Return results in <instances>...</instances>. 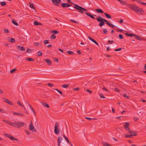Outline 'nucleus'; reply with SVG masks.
Segmentation results:
<instances>
[{"mask_svg": "<svg viewBox=\"0 0 146 146\" xmlns=\"http://www.w3.org/2000/svg\"><path fill=\"white\" fill-rule=\"evenodd\" d=\"M13 114L14 115H18L21 116H23V115L21 113L17 112H14Z\"/></svg>", "mask_w": 146, "mask_h": 146, "instance_id": "2f4dec72", "label": "nucleus"}, {"mask_svg": "<svg viewBox=\"0 0 146 146\" xmlns=\"http://www.w3.org/2000/svg\"><path fill=\"white\" fill-rule=\"evenodd\" d=\"M104 14L107 18L110 19H111V17L110 15L106 13H104Z\"/></svg>", "mask_w": 146, "mask_h": 146, "instance_id": "5701e85b", "label": "nucleus"}, {"mask_svg": "<svg viewBox=\"0 0 146 146\" xmlns=\"http://www.w3.org/2000/svg\"><path fill=\"white\" fill-rule=\"evenodd\" d=\"M42 104L44 106L47 108H49V106L48 105V104L45 102L42 103Z\"/></svg>", "mask_w": 146, "mask_h": 146, "instance_id": "4be33fe9", "label": "nucleus"}, {"mask_svg": "<svg viewBox=\"0 0 146 146\" xmlns=\"http://www.w3.org/2000/svg\"><path fill=\"white\" fill-rule=\"evenodd\" d=\"M48 85L50 87H52L53 86V85L52 84H51L50 83L48 84Z\"/></svg>", "mask_w": 146, "mask_h": 146, "instance_id": "774afa93", "label": "nucleus"}, {"mask_svg": "<svg viewBox=\"0 0 146 146\" xmlns=\"http://www.w3.org/2000/svg\"><path fill=\"white\" fill-rule=\"evenodd\" d=\"M74 5L75 6L73 7V8L76 10H78V12L81 14H85L87 16L91 18L94 19L95 18L94 16L96 17V16L95 15H92L91 13H88L86 11L87 10L83 7L79 6L78 5L74 3H73Z\"/></svg>", "mask_w": 146, "mask_h": 146, "instance_id": "f257e3e1", "label": "nucleus"}, {"mask_svg": "<svg viewBox=\"0 0 146 146\" xmlns=\"http://www.w3.org/2000/svg\"><path fill=\"white\" fill-rule=\"evenodd\" d=\"M4 31L6 33H9V31L7 29H5L4 30Z\"/></svg>", "mask_w": 146, "mask_h": 146, "instance_id": "5fc2aeb1", "label": "nucleus"}, {"mask_svg": "<svg viewBox=\"0 0 146 146\" xmlns=\"http://www.w3.org/2000/svg\"><path fill=\"white\" fill-rule=\"evenodd\" d=\"M108 42H109V44H112L113 42L114 41L113 40H108Z\"/></svg>", "mask_w": 146, "mask_h": 146, "instance_id": "13d9d810", "label": "nucleus"}, {"mask_svg": "<svg viewBox=\"0 0 146 146\" xmlns=\"http://www.w3.org/2000/svg\"><path fill=\"white\" fill-rule=\"evenodd\" d=\"M32 111H33V113H34V114L35 115H36V111H35L34 109L33 108H32V109L31 110Z\"/></svg>", "mask_w": 146, "mask_h": 146, "instance_id": "0e129e2a", "label": "nucleus"}, {"mask_svg": "<svg viewBox=\"0 0 146 146\" xmlns=\"http://www.w3.org/2000/svg\"><path fill=\"white\" fill-rule=\"evenodd\" d=\"M29 4L30 5L29 6L31 8L33 9L34 10H35V8L34 7V4L31 3V2H29Z\"/></svg>", "mask_w": 146, "mask_h": 146, "instance_id": "aec40b11", "label": "nucleus"}, {"mask_svg": "<svg viewBox=\"0 0 146 146\" xmlns=\"http://www.w3.org/2000/svg\"><path fill=\"white\" fill-rule=\"evenodd\" d=\"M103 89L104 90H105V91H106L108 92H109V90L107 89L105 87H103Z\"/></svg>", "mask_w": 146, "mask_h": 146, "instance_id": "6e6d98bb", "label": "nucleus"}, {"mask_svg": "<svg viewBox=\"0 0 146 146\" xmlns=\"http://www.w3.org/2000/svg\"><path fill=\"white\" fill-rule=\"evenodd\" d=\"M74 90L76 91H78L80 90V89L78 88H74Z\"/></svg>", "mask_w": 146, "mask_h": 146, "instance_id": "bf43d9fd", "label": "nucleus"}, {"mask_svg": "<svg viewBox=\"0 0 146 146\" xmlns=\"http://www.w3.org/2000/svg\"><path fill=\"white\" fill-rule=\"evenodd\" d=\"M70 21L71 22H72V23H79L78 22H77L74 20H72V19L70 20Z\"/></svg>", "mask_w": 146, "mask_h": 146, "instance_id": "a19ab883", "label": "nucleus"}, {"mask_svg": "<svg viewBox=\"0 0 146 146\" xmlns=\"http://www.w3.org/2000/svg\"><path fill=\"white\" fill-rule=\"evenodd\" d=\"M50 38L52 39H55L56 38V36L54 34L50 36Z\"/></svg>", "mask_w": 146, "mask_h": 146, "instance_id": "72a5a7b5", "label": "nucleus"}, {"mask_svg": "<svg viewBox=\"0 0 146 146\" xmlns=\"http://www.w3.org/2000/svg\"><path fill=\"white\" fill-rule=\"evenodd\" d=\"M17 46L18 47V49L21 51H24L25 50V48L21 46Z\"/></svg>", "mask_w": 146, "mask_h": 146, "instance_id": "a211bd4d", "label": "nucleus"}, {"mask_svg": "<svg viewBox=\"0 0 146 146\" xmlns=\"http://www.w3.org/2000/svg\"><path fill=\"white\" fill-rule=\"evenodd\" d=\"M24 125V123L17 121L13 123L12 126L20 128L21 127H23Z\"/></svg>", "mask_w": 146, "mask_h": 146, "instance_id": "20e7f679", "label": "nucleus"}, {"mask_svg": "<svg viewBox=\"0 0 146 146\" xmlns=\"http://www.w3.org/2000/svg\"><path fill=\"white\" fill-rule=\"evenodd\" d=\"M119 37L121 39H123V35L121 34H119Z\"/></svg>", "mask_w": 146, "mask_h": 146, "instance_id": "8fccbe9b", "label": "nucleus"}, {"mask_svg": "<svg viewBox=\"0 0 146 146\" xmlns=\"http://www.w3.org/2000/svg\"><path fill=\"white\" fill-rule=\"evenodd\" d=\"M116 31H117L118 32H122L123 31V30L121 29H116Z\"/></svg>", "mask_w": 146, "mask_h": 146, "instance_id": "680f3d73", "label": "nucleus"}, {"mask_svg": "<svg viewBox=\"0 0 146 146\" xmlns=\"http://www.w3.org/2000/svg\"><path fill=\"white\" fill-rule=\"evenodd\" d=\"M65 139H66L68 143L70 144V142L69 141L68 138L67 137H65Z\"/></svg>", "mask_w": 146, "mask_h": 146, "instance_id": "de8ad7c7", "label": "nucleus"}, {"mask_svg": "<svg viewBox=\"0 0 146 146\" xmlns=\"http://www.w3.org/2000/svg\"><path fill=\"white\" fill-rule=\"evenodd\" d=\"M129 35H130L129 36H131V37L133 36H135L136 35H135V34H132V33L130 34Z\"/></svg>", "mask_w": 146, "mask_h": 146, "instance_id": "4d7b16f0", "label": "nucleus"}, {"mask_svg": "<svg viewBox=\"0 0 146 146\" xmlns=\"http://www.w3.org/2000/svg\"><path fill=\"white\" fill-rule=\"evenodd\" d=\"M115 91L117 92H120V90H119V89L117 88H115Z\"/></svg>", "mask_w": 146, "mask_h": 146, "instance_id": "052dcab7", "label": "nucleus"}, {"mask_svg": "<svg viewBox=\"0 0 146 146\" xmlns=\"http://www.w3.org/2000/svg\"><path fill=\"white\" fill-rule=\"evenodd\" d=\"M107 25H108V26L112 28L113 29H115L114 27H117L116 26L114 25H112L111 23H110L108 22L107 23Z\"/></svg>", "mask_w": 146, "mask_h": 146, "instance_id": "a878e982", "label": "nucleus"}, {"mask_svg": "<svg viewBox=\"0 0 146 146\" xmlns=\"http://www.w3.org/2000/svg\"><path fill=\"white\" fill-rule=\"evenodd\" d=\"M55 90H56L61 95H62V92L60 91V90H59L58 89H55Z\"/></svg>", "mask_w": 146, "mask_h": 146, "instance_id": "37998d69", "label": "nucleus"}, {"mask_svg": "<svg viewBox=\"0 0 146 146\" xmlns=\"http://www.w3.org/2000/svg\"><path fill=\"white\" fill-rule=\"evenodd\" d=\"M34 24L35 25H42V24L41 23L38 22L36 21L34 22Z\"/></svg>", "mask_w": 146, "mask_h": 146, "instance_id": "412c9836", "label": "nucleus"}, {"mask_svg": "<svg viewBox=\"0 0 146 146\" xmlns=\"http://www.w3.org/2000/svg\"><path fill=\"white\" fill-rule=\"evenodd\" d=\"M38 56H41L42 55V53L41 51H38Z\"/></svg>", "mask_w": 146, "mask_h": 146, "instance_id": "ea45409f", "label": "nucleus"}, {"mask_svg": "<svg viewBox=\"0 0 146 146\" xmlns=\"http://www.w3.org/2000/svg\"><path fill=\"white\" fill-rule=\"evenodd\" d=\"M107 25H108V26L112 28L113 29H115L114 27H117L116 26L114 25H112L111 23H110L108 22L107 23Z\"/></svg>", "mask_w": 146, "mask_h": 146, "instance_id": "b1692460", "label": "nucleus"}, {"mask_svg": "<svg viewBox=\"0 0 146 146\" xmlns=\"http://www.w3.org/2000/svg\"><path fill=\"white\" fill-rule=\"evenodd\" d=\"M97 21L100 23H99L100 26L101 27L103 26L105 24L104 22H106L107 25L108 21L107 20L102 18L100 15L98 16V17L96 18Z\"/></svg>", "mask_w": 146, "mask_h": 146, "instance_id": "7ed1b4c3", "label": "nucleus"}, {"mask_svg": "<svg viewBox=\"0 0 146 146\" xmlns=\"http://www.w3.org/2000/svg\"><path fill=\"white\" fill-rule=\"evenodd\" d=\"M0 112L1 113H5L6 112L4 111L2 109H0Z\"/></svg>", "mask_w": 146, "mask_h": 146, "instance_id": "3c124183", "label": "nucleus"}, {"mask_svg": "<svg viewBox=\"0 0 146 146\" xmlns=\"http://www.w3.org/2000/svg\"><path fill=\"white\" fill-rule=\"evenodd\" d=\"M118 1L122 5H126L127 6V5H129V4H127L126 2L123 1L122 0H118Z\"/></svg>", "mask_w": 146, "mask_h": 146, "instance_id": "f3484780", "label": "nucleus"}, {"mask_svg": "<svg viewBox=\"0 0 146 146\" xmlns=\"http://www.w3.org/2000/svg\"><path fill=\"white\" fill-rule=\"evenodd\" d=\"M99 95L101 98L104 99L105 98V97L102 95V93H100L99 94Z\"/></svg>", "mask_w": 146, "mask_h": 146, "instance_id": "473e14b6", "label": "nucleus"}, {"mask_svg": "<svg viewBox=\"0 0 146 146\" xmlns=\"http://www.w3.org/2000/svg\"><path fill=\"white\" fill-rule=\"evenodd\" d=\"M123 96L125 97V98L128 99L129 98V96H128L126 94H123Z\"/></svg>", "mask_w": 146, "mask_h": 146, "instance_id": "a18cd8bd", "label": "nucleus"}, {"mask_svg": "<svg viewBox=\"0 0 146 146\" xmlns=\"http://www.w3.org/2000/svg\"><path fill=\"white\" fill-rule=\"evenodd\" d=\"M26 60L29 61H33L34 60L33 58H26Z\"/></svg>", "mask_w": 146, "mask_h": 146, "instance_id": "bb28decb", "label": "nucleus"}, {"mask_svg": "<svg viewBox=\"0 0 146 146\" xmlns=\"http://www.w3.org/2000/svg\"><path fill=\"white\" fill-rule=\"evenodd\" d=\"M136 1L140 4H142V3H143V2H142L141 1L139 0H137Z\"/></svg>", "mask_w": 146, "mask_h": 146, "instance_id": "09e8293b", "label": "nucleus"}, {"mask_svg": "<svg viewBox=\"0 0 146 146\" xmlns=\"http://www.w3.org/2000/svg\"><path fill=\"white\" fill-rule=\"evenodd\" d=\"M7 123L9 125H11L12 126L13 123H12L11 121H8Z\"/></svg>", "mask_w": 146, "mask_h": 146, "instance_id": "c03bdc74", "label": "nucleus"}, {"mask_svg": "<svg viewBox=\"0 0 146 146\" xmlns=\"http://www.w3.org/2000/svg\"><path fill=\"white\" fill-rule=\"evenodd\" d=\"M61 1V0H51L52 3L56 6H58L59 5V3Z\"/></svg>", "mask_w": 146, "mask_h": 146, "instance_id": "6e6552de", "label": "nucleus"}, {"mask_svg": "<svg viewBox=\"0 0 146 146\" xmlns=\"http://www.w3.org/2000/svg\"><path fill=\"white\" fill-rule=\"evenodd\" d=\"M49 43V41L48 40H45L44 42V44H48Z\"/></svg>", "mask_w": 146, "mask_h": 146, "instance_id": "49530a36", "label": "nucleus"}, {"mask_svg": "<svg viewBox=\"0 0 146 146\" xmlns=\"http://www.w3.org/2000/svg\"><path fill=\"white\" fill-rule=\"evenodd\" d=\"M107 25H108V26L112 28L113 29H115L114 27H117L116 26L114 25H112L111 23H110L108 22L107 23Z\"/></svg>", "mask_w": 146, "mask_h": 146, "instance_id": "393cba45", "label": "nucleus"}, {"mask_svg": "<svg viewBox=\"0 0 146 146\" xmlns=\"http://www.w3.org/2000/svg\"><path fill=\"white\" fill-rule=\"evenodd\" d=\"M88 38L89 39V40L92 42H94L95 44H96L98 46V43L93 38H91L90 36H88Z\"/></svg>", "mask_w": 146, "mask_h": 146, "instance_id": "ddd939ff", "label": "nucleus"}, {"mask_svg": "<svg viewBox=\"0 0 146 146\" xmlns=\"http://www.w3.org/2000/svg\"><path fill=\"white\" fill-rule=\"evenodd\" d=\"M61 6L63 8L67 7H70L71 6L70 5L66 3H62L61 4Z\"/></svg>", "mask_w": 146, "mask_h": 146, "instance_id": "9b49d317", "label": "nucleus"}, {"mask_svg": "<svg viewBox=\"0 0 146 146\" xmlns=\"http://www.w3.org/2000/svg\"><path fill=\"white\" fill-rule=\"evenodd\" d=\"M67 52L68 54H69L73 55V54H74V52L72 51H67Z\"/></svg>", "mask_w": 146, "mask_h": 146, "instance_id": "7c9ffc66", "label": "nucleus"}, {"mask_svg": "<svg viewBox=\"0 0 146 146\" xmlns=\"http://www.w3.org/2000/svg\"><path fill=\"white\" fill-rule=\"evenodd\" d=\"M54 133L56 134H58L60 133V129L58 123H56L54 126Z\"/></svg>", "mask_w": 146, "mask_h": 146, "instance_id": "39448f33", "label": "nucleus"}, {"mask_svg": "<svg viewBox=\"0 0 146 146\" xmlns=\"http://www.w3.org/2000/svg\"><path fill=\"white\" fill-rule=\"evenodd\" d=\"M17 70V69H16L15 68H14L12 70H11L10 72L11 73H13L14 72L16 71Z\"/></svg>", "mask_w": 146, "mask_h": 146, "instance_id": "4c0bfd02", "label": "nucleus"}, {"mask_svg": "<svg viewBox=\"0 0 146 146\" xmlns=\"http://www.w3.org/2000/svg\"><path fill=\"white\" fill-rule=\"evenodd\" d=\"M31 51V50L30 49H28L26 51V52L27 53H30Z\"/></svg>", "mask_w": 146, "mask_h": 146, "instance_id": "864d4df0", "label": "nucleus"}, {"mask_svg": "<svg viewBox=\"0 0 146 146\" xmlns=\"http://www.w3.org/2000/svg\"><path fill=\"white\" fill-rule=\"evenodd\" d=\"M86 91L87 92H89L90 94H92V91H91L90 90H89L88 89H87L86 90Z\"/></svg>", "mask_w": 146, "mask_h": 146, "instance_id": "e2e57ef3", "label": "nucleus"}, {"mask_svg": "<svg viewBox=\"0 0 146 146\" xmlns=\"http://www.w3.org/2000/svg\"><path fill=\"white\" fill-rule=\"evenodd\" d=\"M95 11L98 13H104L103 11L100 9H96Z\"/></svg>", "mask_w": 146, "mask_h": 146, "instance_id": "dca6fc26", "label": "nucleus"}, {"mask_svg": "<svg viewBox=\"0 0 146 146\" xmlns=\"http://www.w3.org/2000/svg\"><path fill=\"white\" fill-rule=\"evenodd\" d=\"M121 49H122V48H117V49H115L114 51H119L121 50Z\"/></svg>", "mask_w": 146, "mask_h": 146, "instance_id": "603ef678", "label": "nucleus"}, {"mask_svg": "<svg viewBox=\"0 0 146 146\" xmlns=\"http://www.w3.org/2000/svg\"><path fill=\"white\" fill-rule=\"evenodd\" d=\"M69 86V84H63L61 86L63 88H68Z\"/></svg>", "mask_w": 146, "mask_h": 146, "instance_id": "c756f323", "label": "nucleus"}, {"mask_svg": "<svg viewBox=\"0 0 146 146\" xmlns=\"http://www.w3.org/2000/svg\"><path fill=\"white\" fill-rule=\"evenodd\" d=\"M103 31L104 33H106L107 32V30L106 29H103Z\"/></svg>", "mask_w": 146, "mask_h": 146, "instance_id": "69168bd1", "label": "nucleus"}, {"mask_svg": "<svg viewBox=\"0 0 146 146\" xmlns=\"http://www.w3.org/2000/svg\"><path fill=\"white\" fill-rule=\"evenodd\" d=\"M129 124L128 123L125 122V124L123 125V127L127 130H129Z\"/></svg>", "mask_w": 146, "mask_h": 146, "instance_id": "f8f14e48", "label": "nucleus"}, {"mask_svg": "<svg viewBox=\"0 0 146 146\" xmlns=\"http://www.w3.org/2000/svg\"><path fill=\"white\" fill-rule=\"evenodd\" d=\"M29 129L33 132H36L37 131V130L34 128V127L33 125V123L31 122L29 126Z\"/></svg>", "mask_w": 146, "mask_h": 146, "instance_id": "0eeeda50", "label": "nucleus"}, {"mask_svg": "<svg viewBox=\"0 0 146 146\" xmlns=\"http://www.w3.org/2000/svg\"><path fill=\"white\" fill-rule=\"evenodd\" d=\"M49 65H51V62L50 60L48 59H46L45 60Z\"/></svg>", "mask_w": 146, "mask_h": 146, "instance_id": "6ab92c4d", "label": "nucleus"}, {"mask_svg": "<svg viewBox=\"0 0 146 146\" xmlns=\"http://www.w3.org/2000/svg\"><path fill=\"white\" fill-rule=\"evenodd\" d=\"M9 41L11 42H14L15 41V40L13 38H10L9 39Z\"/></svg>", "mask_w": 146, "mask_h": 146, "instance_id": "cd10ccee", "label": "nucleus"}, {"mask_svg": "<svg viewBox=\"0 0 146 146\" xmlns=\"http://www.w3.org/2000/svg\"><path fill=\"white\" fill-rule=\"evenodd\" d=\"M4 135L6 137L9 138L11 140L17 141L18 139L12 136L11 135L8 134H5Z\"/></svg>", "mask_w": 146, "mask_h": 146, "instance_id": "423d86ee", "label": "nucleus"}, {"mask_svg": "<svg viewBox=\"0 0 146 146\" xmlns=\"http://www.w3.org/2000/svg\"><path fill=\"white\" fill-rule=\"evenodd\" d=\"M3 99L4 102H5L9 105H13V103L10 102L8 100L6 99L5 98H3Z\"/></svg>", "mask_w": 146, "mask_h": 146, "instance_id": "9d476101", "label": "nucleus"}, {"mask_svg": "<svg viewBox=\"0 0 146 146\" xmlns=\"http://www.w3.org/2000/svg\"><path fill=\"white\" fill-rule=\"evenodd\" d=\"M103 145L104 146H112L110 144L107 143H103Z\"/></svg>", "mask_w": 146, "mask_h": 146, "instance_id": "f704fd0d", "label": "nucleus"}, {"mask_svg": "<svg viewBox=\"0 0 146 146\" xmlns=\"http://www.w3.org/2000/svg\"><path fill=\"white\" fill-rule=\"evenodd\" d=\"M25 131L26 134L27 135H29L30 134V132L27 130Z\"/></svg>", "mask_w": 146, "mask_h": 146, "instance_id": "338daca9", "label": "nucleus"}, {"mask_svg": "<svg viewBox=\"0 0 146 146\" xmlns=\"http://www.w3.org/2000/svg\"><path fill=\"white\" fill-rule=\"evenodd\" d=\"M135 38L136 39L138 40H144V38H143L137 35H136V36H135Z\"/></svg>", "mask_w": 146, "mask_h": 146, "instance_id": "4468645a", "label": "nucleus"}, {"mask_svg": "<svg viewBox=\"0 0 146 146\" xmlns=\"http://www.w3.org/2000/svg\"><path fill=\"white\" fill-rule=\"evenodd\" d=\"M0 4L2 6H5L6 5V3L5 1H2L0 3Z\"/></svg>", "mask_w": 146, "mask_h": 146, "instance_id": "c9c22d12", "label": "nucleus"}, {"mask_svg": "<svg viewBox=\"0 0 146 146\" xmlns=\"http://www.w3.org/2000/svg\"><path fill=\"white\" fill-rule=\"evenodd\" d=\"M129 134L131 136H136L137 135V133L132 130H129L128 131Z\"/></svg>", "mask_w": 146, "mask_h": 146, "instance_id": "1a4fd4ad", "label": "nucleus"}, {"mask_svg": "<svg viewBox=\"0 0 146 146\" xmlns=\"http://www.w3.org/2000/svg\"><path fill=\"white\" fill-rule=\"evenodd\" d=\"M12 23L16 26H17L18 25V23L15 21L14 19L12 20Z\"/></svg>", "mask_w": 146, "mask_h": 146, "instance_id": "c85d7f7f", "label": "nucleus"}, {"mask_svg": "<svg viewBox=\"0 0 146 146\" xmlns=\"http://www.w3.org/2000/svg\"><path fill=\"white\" fill-rule=\"evenodd\" d=\"M52 32L54 34H57L58 33V31L56 30H54L52 31Z\"/></svg>", "mask_w": 146, "mask_h": 146, "instance_id": "79ce46f5", "label": "nucleus"}, {"mask_svg": "<svg viewBox=\"0 0 146 146\" xmlns=\"http://www.w3.org/2000/svg\"><path fill=\"white\" fill-rule=\"evenodd\" d=\"M17 104L19 106H22L25 108V107L22 104L20 103V101H18L17 102Z\"/></svg>", "mask_w": 146, "mask_h": 146, "instance_id": "e433bc0d", "label": "nucleus"}, {"mask_svg": "<svg viewBox=\"0 0 146 146\" xmlns=\"http://www.w3.org/2000/svg\"><path fill=\"white\" fill-rule=\"evenodd\" d=\"M124 136L126 137H131V135H130L127 134H125L124 135Z\"/></svg>", "mask_w": 146, "mask_h": 146, "instance_id": "58836bf2", "label": "nucleus"}, {"mask_svg": "<svg viewBox=\"0 0 146 146\" xmlns=\"http://www.w3.org/2000/svg\"><path fill=\"white\" fill-rule=\"evenodd\" d=\"M127 6L130 8L132 10L138 14H142L144 11L140 8L132 4L127 5Z\"/></svg>", "mask_w": 146, "mask_h": 146, "instance_id": "f03ea898", "label": "nucleus"}, {"mask_svg": "<svg viewBox=\"0 0 146 146\" xmlns=\"http://www.w3.org/2000/svg\"><path fill=\"white\" fill-rule=\"evenodd\" d=\"M61 137H59L58 138V146H60V144L61 143V141L62 140Z\"/></svg>", "mask_w": 146, "mask_h": 146, "instance_id": "2eb2a0df", "label": "nucleus"}]
</instances>
